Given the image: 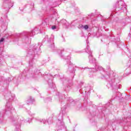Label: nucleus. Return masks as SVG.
I'll use <instances>...</instances> for the list:
<instances>
[{
  "mask_svg": "<svg viewBox=\"0 0 131 131\" xmlns=\"http://www.w3.org/2000/svg\"><path fill=\"white\" fill-rule=\"evenodd\" d=\"M116 11L124 12L126 11V5L123 0H118L115 4Z\"/></svg>",
  "mask_w": 131,
  "mask_h": 131,
  "instance_id": "nucleus-1",
  "label": "nucleus"
},
{
  "mask_svg": "<svg viewBox=\"0 0 131 131\" xmlns=\"http://www.w3.org/2000/svg\"><path fill=\"white\" fill-rule=\"evenodd\" d=\"M86 52L90 55L89 56L90 63H96V59L93 58V55H92V52L90 50V46L89 45L86 47Z\"/></svg>",
  "mask_w": 131,
  "mask_h": 131,
  "instance_id": "nucleus-2",
  "label": "nucleus"
},
{
  "mask_svg": "<svg viewBox=\"0 0 131 131\" xmlns=\"http://www.w3.org/2000/svg\"><path fill=\"white\" fill-rule=\"evenodd\" d=\"M91 71L95 72L96 71H98V70H103V68L102 67H100L98 65H96L95 68H91Z\"/></svg>",
  "mask_w": 131,
  "mask_h": 131,
  "instance_id": "nucleus-3",
  "label": "nucleus"
},
{
  "mask_svg": "<svg viewBox=\"0 0 131 131\" xmlns=\"http://www.w3.org/2000/svg\"><path fill=\"white\" fill-rule=\"evenodd\" d=\"M39 32V31L37 30V28H35L30 33V36H34L35 34H37Z\"/></svg>",
  "mask_w": 131,
  "mask_h": 131,
  "instance_id": "nucleus-4",
  "label": "nucleus"
},
{
  "mask_svg": "<svg viewBox=\"0 0 131 131\" xmlns=\"http://www.w3.org/2000/svg\"><path fill=\"white\" fill-rule=\"evenodd\" d=\"M12 108V105L10 104L9 103H7L6 108L7 109V111H11Z\"/></svg>",
  "mask_w": 131,
  "mask_h": 131,
  "instance_id": "nucleus-5",
  "label": "nucleus"
},
{
  "mask_svg": "<svg viewBox=\"0 0 131 131\" xmlns=\"http://www.w3.org/2000/svg\"><path fill=\"white\" fill-rule=\"evenodd\" d=\"M34 99L32 98L31 97H29V99H28L27 104H31L32 102H34Z\"/></svg>",
  "mask_w": 131,
  "mask_h": 131,
  "instance_id": "nucleus-6",
  "label": "nucleus"
},
{
  "mask_svg": "<svg viewBox=\"0 0 131 131\" xmlns=\"http://www.w3.org/2000/svg\"><path fill=\"white\" fill-rule=\"evenodd\" d=\"M40 122H42L44 124H46V123H47V122H48V121L47 120H46L45 119H42L41 121H40Z\"/></svg>",
  "mask_w": 131,
  "mask_h": 131,
  "instance_id": "nucleus-7",
  "label": "nucleus"
},
{
  "mask_svg": "<svg viewBox=\"0 0 131 131\" xmlns=\"http://www.w3.org/2000/svg\"><path fill=\"white\" fill-rule=\"evenodd\" d=\"M85 29V30H86V29H89V26H88V25H85V26H84L83 27V29Z\"/></svg>",
  "mask_w": 131,
  "mask_h": 131,
  "instance_id": "nucleus-8",
  "label": "nucleus"
},
{
  "mask_svg": "<svg viewBox=\"0 0 131 131\" xmlns=\"http://www.w3.org/2000/svg\"><path fill=\"white\" fill-rule=\"evenodd\" d=\"M78 28H79V29H83V26H82V25H80L78 26Z\"/></svg>",
  "mask_w": 131,
  "mask_h": 131,
  "instance_id": "nucleus-9",
  "label": "nucleus"
},
{
  "mask_svg": "<svg viewBox=\"0 0 131 131\" xmlns=\"http://www.w3.org/2000/svg\"><path fill=\"white\" fill-rule=\"evenodd\" d=\"M44 40H49V36H46L45 38H44Z\"/></svg>",
  "mask_w": 131,
  "mask_h": 131,
  "instance_id": "nucleus-10",
  "label": "nucleus"
},
{
  "mask_svg": "<svg viewBox=\"0 0 131 131\" xmlns=\"http://www.w3.org/2000/svg\"><path fill=\"white\" fill-rule=\"evenodd\" d=\"M51 28L53 29V30H55V29H56V26H52Z\"/></svg>",
  "mask_w": 131,
  "mask_h": 131,
  "instance_id": "nucleus-11",
  "label": "nucleus"
},
{
  "mask_svg": "<svg viewBox=\"0 0 131 131\" xmlns=\"http://www.w3.org/2000/svg\"><path fill=\"white\" fill-rule=\"evenodd\" d=\"M5 40V39L4 38H2L0 40V42H3Z\"/></svg>",
  "mask_w": 131,
  "mask_h": 131,
  "instance_id": "nucleus-12",
  "label": "nucleus"
},
{
  "mask_svg": "<svg viewBox=\"0 0 131 131\" xmlns=\"http://www.w3.org/2000/svg\"><path fill=\"white\" fill-rule=\"evenodd\" d=\"M61 128H62V127H64V123L63 122H61Z\"/></svg>",
  "mask_w": 131,
  "mask_h": 131,
  "instance_id": "nucleus-13",
  "label": "nucleus"
},
{
  "mask_svg": "<svg viewBox=\"0 0 131 131\" xmlns=\"http://www.w3.org/2000/svg\"><path fill=\"white\" fill-rule=\"evenodd\" d=\"M32 55H33V53H32Z\"/></svg>",
  "mask_w": 131,
  "mask_h": 131,
  "instance_id": "nucleus-14",
  "label": "nucleus"
},
{
  "mask_svg": "<svg viewBox=\"0 0 131 131\" xmlns=\"http://www.w3.org/2000/svg\"><path fill=\"white\" fill-rule=\"evenodd\" d=\"M53 47H54V44L53 45Z\"/></svg>",
  "mask_w": 131,
  "mask_h": 131,
  "instance_id": "nucleus-15",
  "label": "nucleus"
},
{
  "mask_svg": "<svg viewBox=\"0 0 131 131\" xmlns=\"http://www.w3.org/2000/svg\"><path fill=\"white\" fill-rule=\"evenodd\" d=\"M29 54H30V52H29Z\"/></svg>",
  "mask_w": 131,
  "mask_h": 131,
  "instance_id": "nucleus-16",
  "label": "nucleus"
},
{
  "mask_svg": "<svg viewBox=\"0 0 131 131\" xmlns=\"http://www.w3.org/2000/svg\"><path fill=\"white\" fill-rule=\"evenodd\" d=\"M130 67H131V64H130Z\"/></svg>",
  "mask_w": 131,
  "mask_h": 131,
  "instance_id": "nucleus-17",
  "label": "nucleus"
}]
</instances>
